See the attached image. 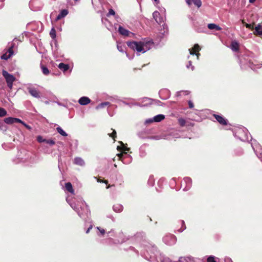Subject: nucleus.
<instances>
[{"label":"nucleus","mask_w":262,"mask_h":262,"mask_svg":"<svg viewBox=\"0 0 262 262\" xmlns=\"http://www.w3.org/2000/svg\"><path fill=\"white\" fill-rule=\"evenodd\" d=\"M126 44L128 47L134 51L144 53L151 49L154 42L151 40L145 41H127Z\"/></svg>","instance_id":"f257e3e1"},{"label":"nucleus","mask_w":262,"mask_h":262,"mask_svg":"<svg viewBox=\"0 0 262 262\" xmlns=\"http://www.w3.org/2000/svg\"><path fill=\"white\" fill-rule=\"evenodd\" d=\"M2 75L5 78L8 87L11 90L13 87V83L16 80V78L4 70L2 71Z\"/></svg>","instance_id":"f03ea898"},{"label":"nucleus","mask_w":262,"mask_h":262,"mask_svg":"<svg viewBox=\"0 0 262 262\" xmlns=\"http://www.w3.org/2000/svg\"><path fill=\"white\" fill-rule=\"evenodd\" d=\"M27 89L29 94L33 97L37 98H40V92L36 88L34 87H28Z\"/></svg>","instance_id":"7ed1b4c3"},{"label":"nucleus","mask_w":262,"mask_h":262,"mask_svg":"<svg viewBox=\"0 0 262 262\" xmlns=\"http://www.w3.org/2000/svg\"><path fill=\"white\" fill-rule=\"evenodd\" d=\"M213 116L215 118V119L217 120V121L221 125H227V123H228L227 120L223 116L219 115H216V114H213Z\"/></svg>","instance_id":"20e7f679"},{"label":"nucleus","mask_w":262,"mask_h":262,"mask_svg":"<svg viewBox=\"0 0 262 262\" xmlns=\"http://www.w3.org/2000/svg\"><path fill=\"white\" fill-rule=\"evenodd\" d=\"M152 16L155 21L158 24H161L163 22L162 17L161 16L160 13L158 11H155L152 13Z\"/></svg>","instance_id":"39448f33"},{"label":"nucleus","mask_w":262,"mask_h":262,"mask_svg":"<svg viewBox=\"0 0 262 262\" xmlns=\"http://www.w3.org/2000/svg\"><path fill=\"white\" fill-rule=\"evenodd\" d=\"M4 122L8 124H12L14 123L21 122V120L18 118L8 117L4 119Z\"/></svg>","instance_id":"423d86ee"},{"label":"nucleus","mask_w":262,"mask_h":262,"mask_svg":"<svg viewBox=\"0 0 262 262\" xmlns=\"http://www.w3.org/2000/svg\"><path fill=\"white\" fill-rule=\"evenodd\" d=\"M253 34L256 36L262 35V23L258 24L256 26L254 27Z\"/></svg>","instance_id":"0eeeda50"},{"label":"nucleus","mask_w":262,"mask_h":262,"mask_svg":"<svg viewBox=\"0 0 262 262\" xmlns=\"http://www.w3.org/2000/svg\"><path fill=\"white\" fill-rule=\"evenodd\" d=\"M201 50V48L198 44H195L193 47L189 50L190 53L191 55L195 54L198 56L199 51Z\"/></svg>","instance_id":"6e6552de"},{"label":"nucleus","mask_w":262,"mask_h":262,"mask_svg":"<svg viewBox=\"0 0 262 262\" xmlns=\"http://www.w3.org/2000/svg\"><path fill=\"white\" fill-rule=\"evenodd\" d=\"M119 143L120 144L121 146H117V150L119 151L123 152L124 154H126L127 152L126 151H128L129 150V148L125 147L124 146V143L122 141H119Z\"/></svg>","instance_id":"1a4fd4ad"},{"label":"nucleus","mask_w":262,"mask_h":262,"mask_svg":"<svg viewBox=\"0 0 262 262\" xmlns=\"http://www.w3.org/2000/svg\"><path fill=\"white\" fill-rule=\"evenodd\" d=\"M78 102L82 105H85L91 102V99L87 97L83 96L79 99Z\"/></svg>","instance_id":"9d476101"},{"label":"nucleus","mask_w":262,"mask_h":262,"mask_svg":"<svg viewBox=\"0 0 262 262\" xmlns=\"http://www.w3.org/2000/svg\"><path fill=\"white\" fill-rule=\"evenodd\" d=\"M231 49L234 52H238L239 49V43L236 40L232 41L231 43Z\"/></svg>","instance_id":"9b49d317"},{"label":"nucleus","mask_w":262,"mask_h":262,"mask_svg":"<svg viewBox=\"0 0 262 262\" xmlns=\"http://www.w3.org/2000/svg\"><path fill=\"white\" fill-rule=\"evenodd\" d=\"M58 68L63 72L65 73L70 69V66L68 64H65L63 62L60 63L58 66Z\"/></svg>","instance_id":"f8f14e48"},{"label":"nucleus","mask_w":262,"mask_h":262,"mask_svg":"<svg viewBox=\"0 0 262 262\" xmlns=\"http://www.w3.org/2000/svg\"><path fill=\"white\" fill-rule=\"evenodd\" d=\"M165 119V116L164 115L160 114L155 116L153 119L150 120L149 122H152L153 121L156 122H159Z\"/></svg>","instance_id":"ddd939ff"},{"label":"nucleus","mask_w":262,"mask_h":262,"mask_svg":"<svg viewBox=\"0 0 262 262\" xmlns=\"http://www.w3.org/2000/svg\"><path fill=\"white\" fill-rule=\"evenodd\" d=\"M119 33L124 36H128L129 35V31L121 26H119L118 29Z\"/></svg>","instance_id":"4468645a"},{"label":"nucleus","mask_w":262,"mask_h":262,"mask_svg":"<svg viewBox=\"0 0 262 262\" xmlns=\"http://www.w3.org/2000/svg\"><path fill=\"white\" fill-rule=\"evenodd\" d=\"M68 13V10L66 9L62 10L60 12V13L57 15L56 20H59L62 18L65 17Z\"/></svg>","instance_id":"2eb2a0df"},{"label":"nucleus","mask_w":262,"mask_h":262,"mask_svg":"<svg viewBox=\"0 0 262 262\" xmlns=\"http://www.w3.org/2000/svg\"><path fill=\"white\" fill-rule=\"evenodd\" d=\"M65 187H66V190L68 192H69L72 194H74V190L73 188L72 184L70 182L66 183L65 184Z\"/></svg>","instance_id":"dca6fc26"},{"label":"nucleus","mask_w":262,"mask_h":262,"mask_svg":"<svg viewBox=\"0 0 262 262\" xmlns=\"http://www.w3.org/2000/svg\"><path fill=\"white\" fill-rule=\"evenodd\" d=\"M208 28L210 30L215 29L217 31H220L222 30V28L219 26L216 25L215 24H209L208 25Z\"/></svg>","instance_id":"f3484780"},{"label":"nucleus","mask_w":262,"mask_h":262,"mask_svg":"<svg viewBox=\"0 0 262 262\" xmlns=\"http://www.w3.org/2000/svg\"><path fill=\"white\" fill-rule=\"evenodd\" d=\"M74 163L80 166H83L84 165V161L81 158H76L74 160Z\"/></svg>","instance_id":"a211bd4d"},{"label":"nucleus","mask_w":262,"mask_h":262,"mask_svg":"<svg viewBox=\"0 0 262 262\" xmlns=\"http://www.w3.org/2000/svg\"><path fill=\"white\" fill-rule=\"evenodd\" d=\"M40 68H41L42 72L44 75H48L49 74L50 71L49 70V69L46 66H45L42 64H40Z\"/></svg>","instance_id":"6ab92c4d"},{"label":"nucleus","mask_w":262,"mask_h":262,"mask_svg":"<svg viewBox=\"0 0 262 262\" xmlns=\"http://www.w3.org/2000/svg\"><path fill=\"white\" fill-rule=\"evenodd\" d=\"M113 209L116 212H120L123 210V207L120 204H116L114 205Z\"/></svg>","instance_id":"aec40b11"},{"label":"nucleus","mask_w":262,"mask_h":262,"mask_svg":"<svg viewBox=\"0 0 262 262\" xmlns=\"http://www.w3.org/2000/svg\"><path fill=\"white\" fill-rule=\"evenodd\" d=\"M50 35L52 39H55L56 37V32L54 27H53L50 32Z\"/></svg>","instance_id":"412c9836"},{"label":"nucleus","mask_w":262,"mask_h":262,"mask_svg":"<svg viewBox=\"0 0 262 262\" xmlns=\"http://www.w3.org/2000/svg\"><path fill=\"white\" fill-rule=\"evenodd\" d=\"M56 130L61 135L64 137L68 136V134L60 127H57Z\"/></svg>","instance_id":"4be33fe9"},{"label":"nucleus","mask_w":262,"mask_h":262,"mask_svg":"<svg viewBox=\"0 0 262 262\" xmlns=\"http://www.w3.org/2000/svg\"><path fill=\"white\" fill-rule=\"evenodd\" d=\"M110 104V103L108 102H104L101 103L100 104H99L98 106H97L96 108L99 109V108L104 107L105 106L109 105Z\"/></svg>","instance_id":"5701e85b"},{"label":"nucleus","mask_w":262,"mask_h":262,"mask_svg":"<svg viewBox=\"0 0 262 262\" xmlns=\"http://www.w3.org/2000/svg\"><path fill=\"white\" fill-rule=\"evenodd\" d=\"M113 132L111 134H108V136L112 138L114 141H116V138L117 137V133L116 130L113 128L111 129Z\"/></svg>","instance_id":"b1692460"},{"label":"nucleus","mask_w":262,"mask_h":262,"mask_svg":"<svg viewBox=\"0 0 262 262\" xmlns=\"http://www.w3.org/2000/svg\"><path fill=\"white\" fill-rule=\"evenodd\" d=\"M7 115V112L3 107H0V117L6 116Z\"/></svg>","instance_id":"393cba45"},{"label":"nucleus","mask_w":262,"mask_h":262,"mask_svg":"<svg viewBox=\"0 0 262 262\" xmlns=\"http://www.w3.org/2000/svg\"><path fill=\"white\" fill-rule=\"evenodd\" d=\"M8 53L7 52L5 54H3L1 56V59L4 60H7L10 58L12 56L10 55V54H8Z\"/></svg>","instance_id":"a878e982"},{"label":"nucleus","mask_w":262,"mask_h":262,"mask_svg":"<svg viewBox=\"0 0 262 262\" xmlns=\"http://www.w3.org/2000/svg\"><path fill=\"white\" fill-rule=\"evenodd\" d=\"M14 47V43H13L12 46L8 49L7 52L10 55L12 56L14 54L13 48Z\"/></svg>","instance_id":"bb28decb"},{"label":"nucleus","mask_w":262,"mask_h":262,"mask_svg":"<svg viewBox=\"0 0 262 262\" xmlns=\"http://www.w3.org/2000/svg\"><path fill=\"white\" fill-rule=\"evenodd\" d=\"M193 4L197 6L198 8H200L202 5V2L201 0H191Z\"/></svg>","instance_id":"cd10ccee"},{"label":"nucleus","mask_w":262,"mask_h":262,"mask_svg":"<svg viewBox=\"0 0 262 262\" xmlns=\"http://www.w3.org/2000/svg\"><path fill=\"white\" fill-rule=\"evenodd\" d=\"M178 122L180 125L182 127L184 126L186 124V121L183 118H179L178 119Z\"/></svg>","instance_id":"c85d7f7f"},{"label":"nucleus","mask_w":262,"mask_h":262,"mask_svg":"<svg viewBox=\"0 0 262 262\" xmlns=\"http://www.w3.org/2000/svg\"><path fill=\"white\" fill-rule=\"evenodd\" d=\"M255 25L254 23H253L252 24H249L247 23H245V26L249 29H251L252 30H254V25Z\"/></svg>","instance_id":"c756f323"},{"label":"nucleus","mask_w":262,"mask_h":262,"mask_svg":"<svg viewBox=\"0 0 262 262\" xmlns=\"http://www.w3.org/2000/svg\"><path fill=\"white\" fill-rule=\"evenodd\" d=\"M207 262H216L215 257L213 256H209L207 259Z\"/></svg>","instance_id":"7c9ffc66"},{"label":"nucleus","mask_w":262,"mask_h":262,"mask_svg":"<svg viewBox=\"0 0 262 262\" xmlns=\"http://www.w3.org/2000/svg\"><path fill=\"white\" fill-rule=\"evenodd\" d=\"M37 141L39 143H42L45 142L46 139H43L42 137L41 136H38L37 137Z\"/></svg>","instance_id":"2f4dec72"},{"label":"nucleus","mask_w":262,"mask_h":262,"mask_svg":"<svg viewBox=\"0 0 262 262\" xmlns=\"http://www.w3.org/2000/svg\"><path fill=\"white\" fill-rule=\"evenodd\" d=\"M45 142H46L47 144H50V145H54L55 144V142L53 140H52V139H50V140L46 139V141H45Z\"/></svg>","instance_id":"473e14b6"},{"label":"nucleus","mask_w":262,"mask_h":262,"mask_svg":"<svg viewBox=\"0 0 262 262\" xmlns=\"http://www.w3.org/2000/svg\"><path fill=\"white\" fill-rule=\"evenodd\" d=\"M19 123L22 124L24 126H25L26 128H27L28 129H31V127L29 125H27L26 123H25L22 120H21V122H19Z\"/></svg>","instance_id":"72a5a7b5"},{"label":"nucleus","mask_w":262,"mask_h":262,"mask_svg":"<svg viewBox=\"0 0 262 262\" xmlns=\"http://www.w3.org/2000/svg\"><path fill=\"white\" fill-rule=\"evenodd\" d=\"M97 229L100 231V232L102 235H104L105 234V231L104 229H101L100 227H98Z\"/></svg>","instance_id":"f704fd0d"},{"label":"nucleus","mask_w":262,"mask_h":262,"mask_svg":"<svg viewBox=\"0 0 262 262\" xmlns=\"http://www.w3.org/2000/svg\"><path fill=\"white\" fill-rule=\"evenodd\" d=\"M108 14L109 15H115V12L113 9H110L109 10V11H108Z\"/></svg>","instance_id":"c9c22d12"},{"label":"nucleus","mask_w":262,"mask_h":262,"mask_svg":"<svg viewBox=\"0 0 262 262\" xmlns=\"http://www.w3.org/2000/svg\"><path fill=\"white\" fill-rule=\"evenodd\" d=\"M117 49L121 52H124L123 47L121 46H119V45H117Z\"/></svg>","instance_id":"e433bc0d"},{"label":"nucleus","mask_w":262,"mask_h":262,"mask_svg":"<svg viewBox=\"0 0 262 262\" xmlns=\"http://www.w3.org/2000/svg\"><path fill=\"white\" fill-rule=\"evenodd\" d=\"M188 104H189V108H192L194 107V105H193V103L192 101H189L188 102Z\"/></svg>","instance_id":"4c0bfd02"},{"label":"nucleus","mask_w":262,"mask_h":262,"mask_svg":"<svg viewBox=\"0 0 262 262\" xmlns=\"http://www.w3.org/2000/svg\"><path fill=\"white\" fill-rule=\"evenodd\" d=\"M92 228H93L92 225H91V226L89 227V228L87 229V230L86 231V233H88L90 232V230H91Z\"/></svg>","instance_id":"58836bf2"},{"label":"nucleus","mask_w":262,"mask_h":262,"mask_svg":"<svg viewBox=\"0 0 262 262\" xmlns=\"http://www.w3.org/2000/svg\"><path fill=\"white\" fill-rule=\"evenodd\" d=\"M191 0H186V3L189 6L191 5Z\"/></svg>","instance_id":"ea45409f"},{"label":"nucleus","mask_w":262,"mask_h":262,"mask_svg":"<svg viewBox=\"0 0 262 262\" xmlns=\"http://www.w3.org/2000/svg\"><path fill=\"white\" fill-rule=\"evenodd\" d=\"M123 152L118 154L117 155L118 157L119 158H122V157L123 156Z\"/></svg>","instance_id":"a19ab883"},{"label":"nucleus","mask_w":262,"mask_h":262,"mask_svg":"<svg viewBox=\"0 0 262 262\" xmlns=\"http://www.w3.org/2000/svg\"><path fill=\"white\" fill-rule=\"evenodd\" d=\"M256 0H249V3H253L255 2Z\"/></svg>","instance_id":"79ce46f5"},{"label":"nucleus","mask_w":262,"mask_h":262,"mask_svg":"<svg viewBox=\"0 0 262 262\" xmlns=\"http://www.w3.org/2000/svg\"><path fill=\"white\" fill-rule=\"evenodd\" d=\"M103 180H100V179H97V181H98V182L103 183Z\"/></svg>","instance_id":"37998d69"},{"label":"nucleus","mask_w":262,"mask_h":262,"mask_svg":"<svg viewBox=\"0 0 262 262\" xmlns=\"http://www.w3.org/2000/svg\"><path fill=\"white\" fill-rule=\"evenodd\" d=\"M103 183H104L107 184L108 183V181L107 180H103Z\"/></svg>","instance_id":"c03bdc74"},{"label":"nucleus","mask_w":262,"mask_h":262,"mask_svg":"<svg viewBox=\"0 0 262 262\" xmlns=\"http://www.w3.org/2000/svg\"><path fill=\"white\" fill-rule=\"evenodd\" d=\"M242 24H244V25H245V23H246L244 21V20H242Z\"/></svg>","instance_id":"a18cd8bd"},{"label":"nucleus","mask_w":262,"mask_h":262,"mask_svg":"<svg viewBox=\"0 0 262 262\" xmlns=\"http://www.w3.org/2000/svg\"><path fill=\"white\" fill-rule=\"evenodd\" d=\"M171 236L173 238V239L175 241L176 237L174 235H171Z\"/></svg>","instance_id":"49530a36"},{"label":"nucleus","mask_w":262,"mask_h":262,"mask_svg":"<svg viewBox=\"0 0 262 262\" xmlns=\"http://www.w3.org/2000/svg\"><path fill=\"white\" fill-rule=\"evenodd\" d=\"M182 223L183 224H184V221H182Z\"/></svg>","instance_id":"de8ad7c7"},{"label":"nucleus","mask_w":262,"mask_h":262,"mask_svg":"<svg viewBox=\"0 0 262 262\" xmlns=\"http://www.w3.org/2000/svg\"><path fill=\"white\" fill-rule=\"evenodd\" d=\"M110 187V185H108V186L107 187V188H109Z\"/></svg>","instance_id":"09e8293b"},{"label":"nucleus","mask_w":262,"mask_h":262,"mask_svg":"<svg viewBox=\"0 0 262 262\" xmlns=\"http://www.w3.org/2000/svg\"><path fill=\"white\" fill-rule=\"evenodd\" d=\"M155 1H156L157 0H154Z\"/></svg>","instance_id":"8fccbe9b"}]
</instances>
